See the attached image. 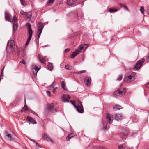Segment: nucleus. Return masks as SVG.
Masks as SVG:
<instances>
[{"label":"nucleus","mask_w":149,"mask_h":149,"mask_svg":"<svg viewBox=\"0 0 149 149\" xmlns=\"http://www.w3.org/2000/svg\"><path fill=\"white\" fill-rule=\"evenodd\" d=\"M57 112V110L54 108L53 103L48 104L47 108L45 109V113L46 115L50 114L52 113H54Z\"/></svg>","instance_id":"f257e3e1"},{"label":"nucleus","mask_w":149,"mask_h":149,"mask_svg":"<svg viewBox=\"0 0 149 149\" xmlns=\"http://www.w3.org/2000/svg\"><path fill=\"white\" fill-rule=\"evenodd\" d=\"M136 74L133 72H130L128 75L126 76L124 78V81L126 82H132L136 78Z\"/></svg>","instance_id":"f03ea898"},{"label":"nucleus","mask_w":149,"mask_h":149,"mask_svg":"<svg viewBox=\"0 0 149 149\" xmlns=\"http://www.w3.org/2000/svg\"><path fill=\"white\" fill-rule=\"evenodd\" d=\"M70 102L76 108L77 110L80 113H82L84 112V109L82 102L79 101L77 104L75 102L70 101Z\"/></svg>","instance_id":"7ed1b4c3"},{"label":"nucleus","mask_w":149,"mask_h":149,"mask_svg":"<svg viewBox=\"0 0 149 149\" xmlns=\"http://www.w3.org/2000/svg\"><path fill=\"white\" fill-rule=\"evenodd\" d=\"M15 47V44L13 40L8 41L6 47V51L8 53L10 52L13 50Z\"/></svg>","instance_id":"20e7f679"},{"label":"nucleus","mask_w":149,"mask_h":149,"mask_svg":"<svg viewBox=\"0 0 149 149\" xmlns=\"http://www.w3.org/2000/svg\"><path fill=\"white\" fill-rule=\"evenodd\" d=\"M28 30L29 36L27 38V41L25 44V45H27L30 41L31 40L33 33L31 29V26L30 25L28 24Z\"/></svg>","instance_id":"39448f33"},{"label":"nucleus","mask_w":149,"mask_h":149,"mask_svg":"<svg viewBox=\"0 0 149 149\" xmlns=\"http://www.w3.org/2000/svg\"><path fill=\"white\" fill-rule=\"evenodd\" d=\"M126 92L125 89H120L115 92L114 93V96L116 97H120L124 95Z\"/></svg>","instance_id":"423d86ee"},{"label":"nucleus","mask_w":149,"mask_h":149,"mask_svg":"<svg viewBox=\"0 0 149 149\" xmlns=\"http://www.w3.org/2000/svg\"><path fill=\"white\" fill-rule=\"evenodd\" d=\"M12 22H13V31H15L17 30L18 26L17 24V19L15 15L13 17Z\"/></svg>","instance_id":"0eeeda50"},{"label":"nucleus","mask_w":149,"mask_h":149,"mask_svg":"<svg viewBox=\"0 0 149 149\" xmlns=\"http://www.w3.org/2000/svg\"><path fill=\"white\" fill-rule=\"evenodd\" d=\"M41 68V66L39 65H32V70L33 74L36 75L37 74L39 70Z\"/></svg>","instance_id":"6e6552de"},{"label":"nucleus","mask_w":149,"mask_h":149,"mask_svg":"<svg viewBox=\"0 0 149 149\" xmlns=\"http://www.w3.org/2000/svg\"><path fill=\"white\" fill-rule=\"evenodd\" d=\"M144 61V59L142 58L140 60H139L137 63H136L134 66V68L135 69L138 70L141 67L142 64Z\"/></svg>","instance_id":"1a4fd4ad"},{"label":"nucleus","mask_w":149,"mask_h":149,"mask_svg":"<svg viewBox=\"0 0 149 149\" xmlns=\"http://www.w3.org/2000/svg\"><path fill=\"white\" fill-rule=\"evenodd\" d=\"M77 0H67L66 4L69 6L76 5L77 4Z\"/></svg>","instance_id":"9d476101"},{"label":"nucleus","mask_w":149,"mask_h":149,"mask_svg":"<svg viewBox=\"0 0 149 149\" xmlns=\"http://www.w3.org/2000/svg\"><path fill=\"white\" fill-rule=\"evenodd\" d=\"M88 44H82L79 47V53L84 51L86 48L88 46Z\"/></svg>","instance_id":"9b49d317"},{"label":"nucleus","mask_w":149,"mask_h":149,"mask_svg":"<svg viewBox=\"0 0 149 149\" xmlns=\"http://www.w3.org/2000/svg\"><path fill=\"white\" fill-rule=\"evenodd\" d=\"M5 17L7 20L10 22H11V19L12 16L8 12H7L6 11L5 12Z\"/></svg>","instance_id":"f8f14e48"},{"label":"nucleus","mask_w":149,"mask_h":149,"mask_svg":"<svg viewBox=\"0 0 149 149\" xmlns=\"http://www.w3.org/2000/svg\"><path fill=\"white\" fill-rule=\"evenodd\" d=\"M39 61L42 63L45 64V62L47 61V59L45 57V58L42 56L41 55L39 54L38 56Z\"/></svg>","instance_id":"ddd939ff"},{"label":"nucleus","mask_w":149,"mask_h":149,"mask_svg":"<svg viewBox=\"0 0 149 149\" xmlns=\"http://www.w3.org/2000/svg\"><path fill=\"white\" fill-rule=\"evenodd\" d=\"M113 117L111 114H107L106 115V119L110 123H111L113 120Z\"/></svg>","instance_id":"4468645a"},{"label":"nucleus","mask_w":149,"mask_h":149,"mask_svg":"<svg viewBox=\"0 0 149 149\" xmlns=\"http://www.w3.org/2000/svg\"><path fill=\"white\" fill-rule=\"evenodd\" d=\"M62 101L64 102H69V100L70 98V97L67 95H64L62 97Z\"/></svg>","instance_id":"2eb2a0df"},{"label":"nucleus","mask_w":149,"mask_h":149,"mask_svg":"<svg viewBox=\"0 0 149 149\" xmlns=\"http://www.w3.org/2000/svg\"><path fill=\"white\" fill-rule=\"evenodd\" d=\"M84 81L85 84L87 86H89L90 85L91 80L90 77H88L84 79Z\"/></svg>","instance_id":"dca6fc26"},{"label":"nucleus","mask_w":149,"mask_h":149,"mask_svg":"<svg viewBox=\"0 0 149 149\" xmlns=\"http://www.w3.org/2000/svg\"><path fill=\"white\" fill-rule=\"evenodd\" d=\"M5 134L6 135L8 138H9L10 140L12 141L14 140V139H15L16 136L14 134H13V135H11L9 134L7 132H6Z\"/></svg>","instance_id":"f3484780"},{"label":"nucleus","mask_w":149,"mask_h":149,"mask_svg":"<svg viewBox=\"0 0 149 149\" xmlns=\"http://www.w3.org/2000/svg\"><path fill=\"white\" fill-rule=\"evenodd\" d=\"M27 120L29 124H33L37 123L35 120L31 117H28L27 118Z\"/></svg>","instance_id":"a211bd4d"},{"label":"nucleus","mask_w":149,"mask_h":149,"mask_svg":"<svg viewBox=\"0 0 149 149\" xmlns=\"http://www.w3.org/2000/svg\"><path fill=\"white\" fill-rule=\"evenodd\" d=\"M115 119L117 121L121 120L122 118V115L120 114H116L114 115Z\"/></svg>","instance_id":"6ab92c4d"},{"label":"nucleus","mask_w":149,"mask_h":149,"mask_svg":"<svg viewBox=\"0 0 149 149\" xmlns=\"http://www.w3.org/2000/svg\"><path fill=\"white\" fill-rule=\"evenodd\" d=\"M79 51L78 49H76L75 51L73 52L71 55V57L73 58H74L75 57L79 54Z\"/></svg>","instance_id":"aec40b11"},{"label":"nucleus","mask_w":149,"mask_h":149,"mask_svg":"<svg viewBox=\"0 0 149 149\" xmlns=\"http://www.w3.org/2000/svg\"><path fill=\"white\" fill-rule=\"evenodd\" d=\"M38 31H42L43 28V26L42 25L41 22H39L37 24Z\"/></svg>","instance_id":"412c9836"},{"label":"nucleus","mask_w":149,"mask_h":149,"mask_svg":"<svg viewBox=\"0 0 149 149\" xmlns=\"http://www.w3.org/2000/svg\"><path fill=\"white\" fill-rule=\"evenodd\" d=\"M76 134L74 133H71L68 135L66 137V140L67 141H69L70 139L72 137L75 136L76 135Z\"/></svg>","instance_id":"4be33fe9"},{"label":"nucleus","mask_w":149,"mask_h":149,"mask_svg":"<svg viewBox=\"0 0 149 149\" xmlns=\"http://www.w3.org/2000/svg\"><path fill=\"white\" fill-rule=\"evenodd\" d=\"M28 110V107L27 106L26 104V102L24 106L23 107L21 110L22 112H26Z\"/></svg>","instance_id":"5701e85b"},{"label":"nucleus","mask_w":149,"mask_h":149,"mask_svg":"<svg viewBox=\"0 0 149 149\" xmlns=\"http://www.w3.org/2000/svg\"><path fill=\"white\" fill-rule=\"evenodd\" d=\"M122 108L121 106L118 105H116L113 107V109L114 110H120Z\"/></svg>","instance_id":"b1692460"},{"label":"nucleus","mask_w":149,"mask_h":149,"mask_svg":"<svg viewBox=\"0 0 149 149\" xmlns=\"http://www.w3.org/2000/svg\"><path fill=\"white\" fill-rule=\"evenodd\" d=\"M47 66L49 70L52 71V70L53 67L52 63H48Z\"/></svg>","instance_id":"393cba45"},{"label":"nucleus","mask_w":149,"mask_h":149,"mask_svg":"<svg viewBox=\"0 0 149 149\" xmlns=\"http://www.w3.org/2000/svg\"><path fill=\"white\" fill-rule=\"evenodd\" d=\"M61 86L62 88L65 90H67L66 86L65 85V82L63 81L61 82Z\"/></svg>","instance_id":"a878e982"},{"label":"nucleus","mask_w":149,"mask_h":149,"mask_svg":"<svg viewBox=\"0 0 149 149\" xmlns=\"http://www.w3.org/2000/svg\"><path fill=\"white\" fill-rule=\"evenodd\" d=\"M26 18L28 19L29 20H30L31 18V15L30 13H27L26 15Z\"/></svg>","instance_id":"bb28decb"},{"label":"nucleus","mask_w":149,"mask_h":149,"mask_svg":"<svg viewBox=\"0 0 149 149\" xmlns=\"http://www.w3.org/2000/svg\"><path fill=\"white\" fill-rule=\"evenodd\" d=\"M109 11L110 12H117L118 10V9H114L110 8L109 9Z\"/></svg>","instance_id":"cd10ccee"},{"label":"nucleus","mask_w":149,"mask_h":149,"mask_svg":"<svg viewBox=\"0 0 149 149\" xmlns=\"http://www.w3.org/2000/svg\"><path fill=\"white\" fill-rule=\"evenodd\" d=\"M55 0H49L47 4L48 5H50L51 4L53 3L54 1Z\"/></svg>","instance_id":"c85d7f7f"},{"label":"nucleus","mask_w":149,"mask_h":149,"mask_svg":"<svg viewBox=\"0 0 149 149\" xmlns=\"http://www.w3.org/2000/svg\"><path fill=\"white\" fill-rule=\"evenodd\" d=\"M55 86V84L54 83H53L49 87V88L50 90H52V89H53L54 88V86Z\"/></svg>","instance_id":"c756f323"},{"label":"nucleus","mask_w":149,"mask_h":149,"mask_svg":"<svg viewBox=\"0 0 149 149\" xmlns=\"http://www.w3.org/2000/svg\"><path fill=\"white\" fill-rule=\"evenodd\" d=\"M65 68L67 69L70 70L71 69L72 67L70 65H67L65 66Z\"/></svg>","instance_id":"7c9ffc66"},{"label":"nucleus","mask_w":149,"mask_h":149,"mask_svg":"<svg viewBox=\"0 0 149 149\" xmlns=\"http://www.w3.org/2000/svg\"><path fill=\"white\" fill-rule=\"evenodd\" d=\"M20 13L22 15H26L27 14V13H26V12H25L24 11H23L22 10H21L20 11Z\"/></svg>","instance_id":"2f4dec72"},{"label":"nucleus","mask_w":149,"mask_h":149,"mask_svg":"<svg viewBox=\"0 0 149 149\" xmlns=\"http://www.w3.org/2000/svg\"><path fill=\"white\" fill-rule=\"evenodd\" d=\"M140 10L143 14H144V8L143 7H141L140 9Z\"/></svg>","instance_id":"473e14b6"},{"label":"nucleus","mask_w":149,"mask_h":149,"mask_svg":"<svg viewBox=\"0 0 149 149\" xmlns=\"http://www.w3.org/2000/svg\"><path fill=\"white\" fill-rule=\"evenodd\" d=\"M57 89V87H54L52 90V91L54 93H56V90Z\"/></svg>","instance_id":"72a5a7b5"},{"label":"nucleus","mask_w":149,"mask_h":149,"mask_svg":"<svg viewBox=\"0 0 149 149\" xmlns=\"http://www.w3.org/2000/svg\"><path fill=\"white\" fill-rule=\"evenodd\" d=\"M42 31H38V37L39 38L40 36V34L42 33Z\"/></svg>","instance_id":"f704fd0d"},{"label":"nucleus","mask_w":149,"mask_h":149,"mask_svg":"<svg viewBox=\"0 0 149 149\" xmlns=\"http://www.w3.org/2000/svg\"><path fill=\"white\" fill-rule=\"evenodd\" d=\"M122 79V75L121 74L118 77V78H117V80L118 81H120Z\"/></svg>","instance_id":"c9c22d12"},{"label":"nucleus","mask_w":149,"mask_h":149,"mask_svg":"<svg viewBox=\"0 0 149 149\" xmlns=\"http://www.w3.org/2000/svg\"><path fill=\"white\" fill-rule=\"evenodd\" d=\"M103 128L104 129H106L107 128V124L105 123H103Z\"/></svg>","instance_id":"e433bc0d"},{"label":"nucleus","mask_w":149,"mask_h":149,"mask_svg":"<svg viewBox=\"0 0 149 149\" xmlns=\"http://www.w3.org/2000/svg\"><path fill=\"white\" fill-rule=\"evenodd\" d=\"M21 4L24 6V0H20Z\"/></svg>","instance_id":"4c0bfd02"},{"label":"nucleus","mask_w":149,"mask_h":149,"mask_svg":"<svg viewBox=\"0 0 149 149\" xmlns=\"http://www.w3.org/2000/svg\"><path fill=\"white\" fill-rule=\"evenodd\" d=\"M119 148L118 149H124V147H123V145H121L120 146H118Z\"/></svg>","instance_id":"58836bf2"},{"label":"nucleus","mask_w":149,"mask_h":149,"mask_svg":"<svg viewBox=\"0 0 149 149\" xmlns=\"http://www.w3.org/2000/svg\"><path fill=\"white\" fill-rule=\"evenodd\" d=\"M86 72V71L85 70H81V71H80L79 72H78V73L80 74H82L83 73H85Z\"/></svg>","instance_id":"ea45409f"},{"label":"nucleus","mask_w":149,"mask_h":149,"mask_svg":"<svg viewBox=\"0 0 149 149\" xmlns=\"http://www.w3.org/2000/svg\"><path fill=\"white\" fill-rule=\"evenodd\" d=\"M70 50V49L69 48H67L65 49L64 51L65 53H67Z\"/></svg>","instance_id":"a19ab883"},{"label":"nucleus","mask_w":149,"mask_h":149,"mask_svg":"<svg viewBox=\"0 0 149 149\" xmlns=\"http://www.w3.org/2000/svg\"><path fill=\"white\" fill-rule=\"evenodd\" d=\"M20 63H22V64H24V65L26 64V63H25V61L24 60H22L20 61Z\"/></svg>","instance_id":"79ce46f5"},{"label":"nucleus","mask_w":149,"mask_h":149,"mask_svg":"<svg viewBox=\"0 0 149 149\" xmlns=\"http://www.w3.org/2000/svg\"><path fill=\"white\" fill-rule=\"evenodd\" d=\"M4 68V67L2 69L1 72V76H3V71Z\"/></svg>","instance_id":"37998d69"},{"label":"nucleus","mask_w":149,"mask_h":149,"mask_svg":"<svg viewBox=\"0 0 149 149\" xmlns=\"http://www.w3.org/2000/svg\"><path fill=\"white\" fill-rule=\"evenodd\" d=\"M123 7L125 10H128V8L126 6H125V5H124V6H123Z\"/></svg>","instance_id":"c03bdc74"},{"label":"nucleus","mask_w":149,"mask_h":149,"mask_svg":"<svg viewBox=\"0 0 149 149\" xmlns=\"http://www.w3.org/2000/svg\"><path fill=\"white\" fill-rule=\"evenodd\" d=\"M47 94L48 96H50V92L49 91H47Z\"/></svg>","instance_id":"a18cd8bd"},{"label":"nucleus","mask_w":149,"mask_h":149,"mask_svg":"<svg viewBox=\"0 0 149 149\" xmlns=\"http://www.w3.org/2000/svg\"><path fill=\"white\" fill-rule=\"evenodd\" d=\"M145 86L147 88H149V83L146 84L145 85Z\"/></svg>","instance_id":"49530a36"},{"label":"nucleus","mask_w":149,"mask_h":149,"mask_svg":"<svg viewBox=\"0 0 149 149\" xmlns=\"http://www.w3.org/2000/svg\"><path fill=\"white\" fill-rule=\"evenodd\" d=\"M145 86L147 88H149V83L146 84L145 85Z\"/></svg>","instance_id":"de8ad7c7"},{"label":"nucleus","mask_w":149,"mask_h":149,"mask_svg":"<svg viewBox=\"0 0 149 149\" xmlns=\"http://www.w3.org/2000/svg\"><path fill=\"white\" fill-rule=\"evenodd\" d=\"M31 112L32 113H33V114H35L36 116H38V115L37 114H36V113L34 111H33L32 110H31Z\"/></svg>","instance_id":"09e8293b"},{"label":"nucleus","mask_w":149,"mask_h":149,"mask_svg":"<svg viewBox=\"0 0 149 149\" xmlns=\"http://www.w3.org/2000/svg\"><path fill=\"white\" fill-rule=\"evenodd\" d=\"M35 143H36V144L37 145V146H39V147H41V146L39 145H38V143L37 142H36V141L35 142Z\"/></svg>","instance_id":"8fccbe9b"},{"label":"nucleus","mask_w":149,"mask_h":149,"mask_svg":"<svg viewBox=\"0 0 149 149\" xmlns=\"http://www.w3.org/2000/svg\"><path fill=\"white\" fill-rule=\"evenodd\" d=\"M49 140L50 141H51V142H52V143H53V142H54L53 141H52V139H51L49 138Z\"/></svg>","instance_id":"3c124183"},{"label":"nucleus","mask_w":149,"mask_h":149,"mask_svg":"<svg viewBox=\"0 0 149 149\" xmlns=\"http://www.w3.org/2000/svg\"><path fill=\"white\" fill-rule=\"evenodd\" d=\"M120 7H123V6H124V5H123L122 4H120Z\"/></svg>","instance_id":"603ef678"},{"label":"nucleus","mask_w":149,"mask_h":149,"mask_svg":"<svg viewBox=\"0 0 149 149\" xmlns=\"http://www.w3.org/2000/svg\"><path fill=\"white\" fill-rule=\"evenodd\" d=\"M30 140H31V141H32L33 142H34V143H35V142L36 141H35V140H33V139L31 140V139Z\"/></svg>","instance_id":"864d4df0"},{"label":"nucleus","mask_w":149,"mask_h":149,"mask_svg":"<svg viewBox=\"0 0 149 149\" xmlns=\"http://www.w3.org/2000/svg\"><path fill=\"white\" fill-rule=\"evenodd\" d=\"M148 61H149V56H148Z\"/></svg>","instance_id":"5fc2aeb1"},{"label":"nucleus","mask_w":149,"mask_h":149,"mask_svg":"<svg viewBox=\"0 0 149 149\" xmlns=\"http://www.w3.org/2000/svg\"><path fill=\"white\" fill-rule=\"evenodd\" d=\"M84 57L83 58V61H84Z\"/></svg>","instance_id":"6e6d98bb"},{"label":"nucleus","mask_w":149,"mask_h":149,"mask_svg":"<svg viewBox=\"0 0 149 149\" xmlns=\"http://www.w3.org/2000/svg\"><path fill=\"white\" fill-rule=\"evenodd\" d=\"M134 134H132V135L133 136Z\"/></svg>","instance_id":"4d7b16f0"},{"label":"nucleus","mask_w":149,"mask_h":149,"mask_svg":"<svg viewBox=\"0 0 149 149\" xmlns=\"http://www.w3.org/2000/svg\"><path fill=\"white\" fill-rule=\"evenodd\" d=\"M24 149H27L26 148H25Z\"/></svg>","instance_id":"13d9d810"},{"label":"nucleus","mask_w":149,"mask_h":149,"mask_svg":"<svg viewBox=\"0 0 149 149\" xmlns=\"http://www.w3.org/2000/svg\"><path fill=\"white\" fill-rule=\"evenodd\" d=\"M24 149H27L26 148H25Z\"/></svg>","instance_id":"bf43d9fd"},{"label":"nucleus","mask_w":149,"mask_h":149,"mask_svg":"<svg viewBox=\"0 0 149 149\" xmlns=\"http://www.w3.org/2000/svg\"><path fill=\"white\" fill-rule=\"evenodd\" d=\"M148 102H149V99L148 100Z\"/></svg>","instance_id":"052dcab7"}]
</instances>
